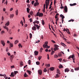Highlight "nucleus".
Returning <instances> with one entry per match:
<instances>
[{
	"label": "nucleus",
	"instance_id": "30",
	"mask_svg": "<svg viewBox=\"0 0 79 79\" xmlns=\"http://www.w3.org/2000/svg\"><path fill=\"white\" fill-rule=\"evenodd\" d=\"M64 35H63V37H62V38L63 39V40H65V41H66V39L64 38Z\"/></svg>",
	"mask_w": 79,
	"mask_h": 79
},
{
	"label": "nucleus",
	"instance_id": "38",
	"mask_svg": "<svg viewBox=\"0 0 79 79\" xmlns=\"http://www.w3.org/2000/svg\"><path fill=\"white\" fill-rule=\"evenodd\" d=\"M10 46L11 47H13V45L12 43H10Z\"/></svg>",
	"mask_w": 79,
	"mask_h": 79
},
{
	"label": "nucleus",
	"instance_id": "12",
	"mask_svg": "<svg viewBox=\"0 0 79 79\" xmlns=\"http://www.w3.org/2000/svg\"><path fill=\"white\" fill-rule=\"evenodd\" d=\"M10 25V22L8 21L5 24V26H8Z\"/></svg>",
	"mask_w": 79,
	"mask_h": 79
},
{
	"label": "nucleus",
	"instance_id": "36",
	"mask_svg": "<svg viewBox=\"0 0 79 79\" xmlns=\"http://www.w3.org/2000/svg\"><path fill=\"white\" fill-rule=\"evenodd\" d=\"M58 56L57 55H55L54 56V57L55 58H58Z\"/></svg>",
	"mask_w": 79,
	"mask_h": 79
},
{
	"label": "nucleus",
	"instance_id": "28",
	"mask_svg": "<svg viewBox=\"0 0 79 79\" xmlns=\"http://www.w3.org/2000/svg\"><path fill=\"white\" fill-rule=\"evenodd\" d=\"M30 15H31V16H32L33 15V11H31L30 12Z\"/></svg>",
	"mask_w": 79,
	"mask_h": 79
},
{
	"label": "nucleus",
	"instance_id": "35",
	"mask_svg": "<svg viewBox=\"0 0 79 79\" xmlns=\"http://www.w3.org/2000/svg\"><path fill=\"white\" fill-rule=\"evenodd\" d=\"M15 12L16 15H18V10H16L15 11Z\"/></svg>",
	"mask_w": 79,
	"mask_h": 79
},
{
	"label": "nucleus",
	"instance_id": "46",
	"mask_svg": "<svg viewBox=\"0 0 79 79\" xmlns=\"http://www.w3.org/2000/svg\"><path fill=\"white\" fill-rule=\"evenodd\" d=\"M18 73V71H14V73L15 74H17Z\"/></svg>",
	"mask_w": 79,
	"mask_h": 79
},
{
	"label": "nucleus",
	"instance_id": "8",
	"mask_svg": "<svg viewBox=\"0 0 79 79\" xmlns=\"http://www.w3.org/2000/svg\"><path fill=\"white\" fill-rule=\"evenodd\" d=\"M64 11H65V13H67L68 11V7L67 6H65L64 7Z\"/></svg>",
	"mask_w": 79,
	"mask_h": 79
},
{
	"label": "nucleus",
	"instance_id": "39",
	"mask_svg": "<svg viewBox=\"0 0 79 79\" xmlns=\"http://www.w3.org/2000/svg\"><path fill=\"white\" fill-rule=\"evenodd\" d=\"M35 23L37 24H39V21L36 20L35 21Z\"/></svg>",
	"mask_w": 79,
	"mask_h": 79
},
{
	"label": "nucleus",
	"instance_id": "25",
	"mask_svg": "<svg viewBox=\"0 0 79 79\" xmlns=\"http://www.w3.org/2000/svg\"><path fill=\"white\" fill-rule=\"evenodd\" d=\"M27 72L28 73V74L30 75H31V73H32L31 71H29V70H27Z\"/></svg>",
	"mask_w": 79,
	"mask_h": 79
},
{
	"label": "nucleus",
	"instance_id": "4",
	"mask_svg": "<svg viewBox=\"0 0 79 79\" xmlns=\"http://www.w3.org/2000/svg\"><path fill=\"white\" fill-rule=\"evenodd\" d=\"M69 58H72V59H73V63H75V61H74L75 59V56H74V55H70L69 56Z\"/></svg>",
	"mask_w": 79,
	"mask_h": 79
},
{
	"label": "nucleus",
	"instance_id": "5",
	"mask_svg": "<svg viewBox=\"0 0 79 79\" xmlns=\"http://www.w3.org/2000/svg\"><path fill=\"white\" fill-rule=\"evenodd\" d=\"M60 17H61L62 19V24H63V21H64V20L63 19L64 18V16L63 15L61 14L60 15Z\"/></svg>",
	"mask_w": 79,
	"mask_h": 79
},
{
	"label": "nucleus",
	"instance_id": "49",
	"mask_svg": "<svg viewBox=\"0 0 79 79\" xmlns=\"http://www.w3.org/2000/svg\"><path fill=\"white\" fill-rule=\"evenodd\" d=\"M35 2L34 1H32L31 2V4L32 5H34V2Z\"/></svg>",
	"mask_w": 79,
	"mask_h": 79
},
{
	"label": "nucleus",
	"instance_id": "3",
	"mask_svg": "<svg viewBox=\"0 0 79 79\" xmlns=\"http://www.w3.org/2000/svg\"><path fill=\"white\" fill-rule=\"evenodd\" d=\"M43 13H40L39 12H37L36 14V16H39V17H42L43 16Z\"/></svg>",
	"mask_w": 79,
	"mask_h": 79
},
{
	"label": "nucleus",
	"instance_id": "24",
	"mask_svg": "<svg viewBox=\"0 0 79 79\" xmlns=\"http://www.w3.org/2000/svg\"><path fill=\"white\" fill-rule=\"evenodd\" d=\"M20 66H23V65H24V64H23V62L22 61L20 62Z\"/></svg>",
	"mask_w": 79,
	"mask_h": 79
},
{
	"label": "nucleus",
	"instance_id": "64",
	"mask_svg": "<svg viewBox=\"0 0 79 79\" xmlns=\"http://www.w3.org/2000/svg\"><path fill=\"white\" fill-rule=\"evenodd\" d=\"M6 51L7 52H8V48H7L6 49Z\"/></svg>",
	"mask_w": 79,
	"mask_h": 79
},
{
	"label": "nucleus",
	"instance_id": "47",
	"mask_svg": "<svg viewBox=\"0 0 79 79\" xmlns=\"http://www.w3.org/2000/svg\"><path fill=\"white\" fill-rule=\"evenodd\" d=\"M31 60H29L28 61V64H31Z\"/></svg>",
	"mask_w": 79,
	"mask_h": 79
},
{
	"label": "nucleus",
	"instance_id": "29",
	"mask_svg": "<svg viewBox=\"0 0 79 79\" xmlns=\"http://www.w3.org/2000/svg\"><path fill=\"white\" fill-rule=\"evenodd\" d=\"M75 71H78L79 70V67L75 68Z\"/></svg>",
	"mask_w": 79,
	"mask_h": 79
},
{
	"label": "nucleus",
	"instance_id": "16",
	"mask_svg": "<svg viewBox=\"0 0 79 79\" xmlns=\"http://www.w3.org/2000/svg\"><path fill=\"white\" fill-rule=\"evenodd\" d=\"M64 71L65 73H66V72H67V73H68V72H69V69H65Z\"/></svg>",
	"mask_w": 79,
	"mask_h": 79
},
{
	"label": "nucleus",
	"instance_id": "14",
	"mask_svg": "<svg viewBox=\"0 0 79 79\" xmlns=\"http://www.w3.org/2000/svg\"><path fill=\"white\" fill-rule=\"evenodd\" d=\"M55 48L56 49V50H59V48H58V47H59L58 45H56V44H55Z\"/></svg>",
	"mask_w": 79,
	"mask_h": 79
},
{
	"label": "nucleus",
	"instance_id": "33",
	"mask_svg": "<svg viewBox=\"0 0 79 79\" xmlns=\"http://www.w3.org/2000/svg\"><path fill=\"white\" fill-rule=\"evenodd\" d=\"M36 63L37 65H39L40 64V62L39 61L36 62Z\"/></svg>",
	"mask_w": 79,
	"mask_h": 79
},
{
	"label": "nucleus",
	"instance_id": "9",
	"mask_svg": "<svg viewBox=\"0 0 79 79\" xmlns=\"http://www.w3.org/2000/svg\"><path fill=\"white\" fill-rule=\"evenodd\" d=\"M40 26L38 25L37 24H35V26L36 27L38 30H39V28H40V24H39Z\"/></svg>",
	"mask_w": 79,
	"mask_h": 79
},
{
	"label": "nucleus",
	"instance_id": "37",
	"mask_svg": "<svg viewBox=\"0 0 79 79\" xmlns=\"http://www.w3.org/2000/svg\"><path fill=\"white\" fill-rule=\"evenodd\" d=\"M19 47H21V48H22V45H21V44H19L18 45Z\"/></svg>",
	"mask_w": 79,
	"mask_h": 79
},
{
	"label": "nucleus",
	"instance_id": "7",
	"mask_svg": "<svg viewBox=\"0 0 79 79\" xmlns=\"http://www.w3.org/2000/svg\"><path fill=\"white\" fill-rule=\"evenodd\" d=\"M63 31L65 32V31H66V32H67V33H68V34H69V29H66L64 28Z\"/></svg>",
	"mask_w": 79,
	"mask_h": 79
},
{
	"label": "nucleus",
	"instance_id": "55",
	"mask_svg": "<svg viewBox=\"0 0 79 79\" xmlns=\"http://www.w3.org/2000/svg\"><path fill=\"white\" fill-rule=\"evenodd\" d=\"M47 56H48V60H49V59H50V58H49V55H48V54Z\"/></svg>",
	"mask_w": 79,
	"mask_h": 79
},
{
	"label": "nucleus",
	"instance_id": "44",
	"mask_svg": "<svg viewBox=\"0 0 79 79\" xmlns=\"http://www.w3.org/2000/svg\"><path fill=\"white\" fill-rule=\"evenodd\" d=\"M45 66H46L47 67H48H48H50V64H46Z\"/></svg>",
	"mask_w": 79,
	"mask_h": 79
},
{
	"label": "nucleus",
	"instance_id": "63",
	"mask_svg": "<svg viewBox=\"0 0 79 79\" xmlns=\"http://www.w3.org/2000/svg\"><path fill=\"white\" fill-rule=\"evenodd\" d=\"M10 60L11 62H12V60H13V58H11V57H10Z\"/></svg>",
	"mask_w": 79,
	"mask_h": 79
},
{
	"label": "nucleus",
	"instance_id": "58",
	"mask_svg": "<svg viewBox=\"0 0 79 79\" xmlns=\"http://www.w3.org/2000/svg\"><path fill=\"white\" fill-rule=\"evenodd\" d=\"M41 39H44V37L43 36V35H42L41 37Z\"/></svg>",
	"mask_w": 79,
	"mask_h": 79
},
{
	"label": "nucleus",
	"instance_id": "62",
	"mask_svg": "<svg viewBox=\"0 0 79 79\" xmlns=\"http://www.w3.org/2000/svg\"><path fill=\"white\" fill-rule=\"evenodd\" d=\"M7 55H8L9 56H10V55H11V54H10V52H8V53H7Z\"/></svg>",
	"mask_w": 79,
	"mask_h": 79
},
{
	"label": "nucleus",
	"instance_id": "20",
	"mask_svg": "<svg viewBox=\"0 0 79 79\" xmlns=\"http://www.w3.org/2000/svg\"><path fill=\"white\" fill-rule=\"evenodd\" d=\"M76 3H74L73 4H70V6H75V5H76Z\"/></svg>",
	"mask_w": 79,
	"mask_h": 79
},
{
	"label": "nucleus",
	"instance_id": "57",
	"mask_svg": "<svg viewBox=\"0 0 79 79\" xmlns=\"http://www.w3.org/2000/svg\"><path fill=\"white\" fill-rule=\"evenodd\" d=\"M58 56H61V54L60 53H59L58 54Z\"/></svg>",
	"mask_w": 79,
	"mask_h": 79
},
{
	"label": "nucleus",
	"instance_id": "15",
	"mask_svg": "<svg viewBox=\"0 0 79 79\" xmlns=\"http://www.w3.org/2000/svg\"><path fill=\"white\" fill-rule=\"evenodd\" d=\"M32 30H33V31H36L37 30V28H36L35 26H34L32 27Z\"/></svg>",
	"mask_w": 79,
	"mask_h": 79
},
{
	"label": "nucleus",
	"instance_id": "19",
	"mask_svg": "<svg viewBox=\"0 0 79 79\" xmlns=\"http://www.w3.org/2000/svg\"><path fill=\"white\" fill-rule=\"evenodd\" d=\"M29 11H30V9L29 8H27V11L28 13H29Z\"/></svg>",
	"mask_w": 79,
	"mask_h": 79
},
{
	"label": "nucleus",
	"instance_id": "53",
	"mask_svg": "<svg viewBox=\"0 0 79 79\" xmlns=\"http://www.w3.org/2000/svg\"><path fill=\"white\" fill-rule=\"evenodd\" d=\"M42 50H43V48H41L40 49V52H42Z\"/></svg>",
	"mask_w": 79,
	"mask_h": 79
},
{
	"label": "nucleus",
	"instance_id": "11",
	"mask_svg": "<svg viewBox=\"0 0 79 79\" xmlns=\"http://www.w3.org/2000/svg\"><path fill=\"white\" fill-rule=\"evenodd\" d=\"M3 27L4 29H6L7 32H8V31H9V29H8V27H7V26H3Z\"/></svg>",
	"mask_w": 79,
	"mask_h": 79
},
{
	"label": "nucleus",
	"instance_id": "40",
	"mask_svg": "<svg viewBox=\"0 0 79 79\" xmlns=\"http://www.w3.org/2000/svg\"><path fill=\"white\" fill-rule=\"evenodd\" d=\"M29 35H30V39H31V38H32V34L31 33H30Z\"/></svg>",
	"mask_w": 79,
	"mask_h": 79
},
{
	"label": "nucleus",
	"instance_id": "61",
	"mask_svg": "<svg viewBox=\"0 0 79 79\" xmlns=\"http://www.w3.org/2000/svg\"><path fill=\"white\" fill-rule=\"evenodd\" d=\"M29 20H30V22H32V19H31V18Z\"/></svg>",
	"mask_w": 79,
	"mask_h": 79
},
{
	"label": "nucleus",
	"instance_id": "42",
	"mask_svg": "<svg viewBox=\"0 0 79 79\" xmlns=\"http://www.w3.org/2000/svg\"><path fill=\"white\" fill-rule=\"evenodd\" d=\"M74 21V20L73 19H71V20H69V22H71V21L72 22H73V21Z\"/></svg>",
	"mask_w": 79,
	"mask_h": 79
},
{
	"label": "nucleus",
	"instance_id": "43",
	"mask_svg": "<svg viewBox=\"0 0 79 79\" xmlns=\"http://www.w3.org/2000/svg\"><path fill=\"white\" fill-rule=\"evenodd\" d=\"M39 60H40L41 58H42V56H39L38 58Z\"/></svg>",
	"mask_w": 79,
	"mask_h": 79
},
{
	"label": "nucleus",
	"instance_id": "6",
	"mask_svg": "<svg viewBox=\"0 0 79 79\" xmlns=\"http://www.w3.org/2000/svg\"><path fill=\"white\" fill-rule=\"evenodd\" d=\"M1 44H2L3 47L5 45V41L3 40L1 41Z\"/></svg>",
	"mask_w": 79,
	"mask_h": 79
},
{
	"label": "nucleus",
	"instance_id": "59",
	"mask_svg": "<svg viewBox=\"0 0 79 79\" xmlns=\"http://www.w3.org/2000/svg\"><path fill=\"white\" fill-rule=\"evenodd\" d=\"M60 9H63V8H64V6H62L60 7Z\"/></svg>",
	"mask_w": 79,
	"mask_h": 79
},
{
	"label": "nucleus",
	"instance_id": "21",
	"mask_svg": "<svg viewBox=\"0 0 79 79\" xmlns=\"http://www.w3.org/2000/svg\"><path fill=\"white\" fill-rule=\"evenodd\" d=\"M39 4V2H36L34 3V6H36L37 5H38Z\"/></svg>",
	"mask_w": 79,
	"mask_h": 79
},
{
	"label": "nucleus",
	"instance_id": "56",
	"mask_svg": "<svg viewBox=\"0 0 79 79\" xmlns=\"http://www.w3.org/2000/svg\"><path fill=\"white\" fill-rule=\"evenodd\" d=\"M52 42H53V43H54V44H55L56 43L55 41H54L53 40H52Z\"/></svg>",
	"mask_w": 79,
	"mask_h": 79
},
{
	"label": "nucleus",
	"instance_id": "54",
	"mask_svg": "<svg viewBox=\"0 0 79 79\" xmlns=\"http://www.w3.org/2000/svg\"><path fill=\"white\" fill-rule=\"evenodd\" d=\"M5 74L3 75L2 74H0V76H4Z\"/></svg>",
	"mask_w": 79,
	"mask_h": 79
},
{
	"label": "nucleus",
	"instance_id": "2",
	"mask_svg": "<svg viewBox=\"0 0 79 79\" xmlns=\"http://www.w3.org/2000/svg\"><path fill=\"white\" fill-rule=\"evenodd\" d=\"M45 44H46V45H45ZM45 44L43 45V47L44 48H50V46H48V45H47V44H48V42H45Z\"/></svg>",
	"mask_w": 79,
	"mask_h": 79
},
{
	"label": "nucleus",
	"instance_id": "45",
	"mask_svg": "<svg viewBox=\"0 0 79 79\" xmlns=\"http://www.w3.org/2000/svg\"><path fill=\"white\" fill-rule=\"evenodd\" d=\"M5 32L4 31H2L1 32V34H3V33H5Z\"/></svg>",
	"mask_w": 79,
	"mask_h": 79
},
{
	"label": "nucleus",
	"instance_id": "31",
	"mask_svg": "<svg viewBox=\"0 0 79 79\" xmlns=\"http://www.w3.org/2000/svg\"><path fill=\"white\" fill-rule=\"evenodd\" d=\"M13 16H14V15H13V14H12V15L10 14V18H13Z\"/></svg>",
	"mask_w": 79,
	"mask_h": 79
},
{
	"label": "nucleus",
	"instance_id": "26",
	"mask_svg": "<svg viewBox=\"0 0 79 79\" xmlns=\"http://www.w3.org/2000/svg\"><path fill=\"white\" fill-rule=\"evenodd\" d=\"M59 68L60 69L61 68H63V65H61V64H60L59 65Z\"/></svg>",
	"mask_w": 79,
	"mask_h": 79
},
{
	"label": "nucleus",
	"instance_id": "10",
	"mask_svg": "<svg viewBox=\"0 0 79 79\" xmlns=\"http://www.w3.org/2000/svg\"><path fill=\"white\" fill-rule=\"evenodd\" d=\"M38 74H40V75H42V70L40 69L38 70Z\"/></svg>",
	"mask_w": 79,
	"mask_h": 79
},
{
	"label": "nucleus",
	"instance_id": "17",
	"mask_svg": "<svg viewBox=\"0 0 79 79\" xmlns=\"http://www.w3.org/2000/svg\"><path fill=\"white\" fill-rule=\"evenodd\" d=\"M10 76L11 77H14L15 75H14V73L13 72L11 73V75H10Z\"/></svg>",
	"mask_w": 79,
	"mask_h": 79
},
{
	"label": "nucleus",
	"instance_id": "32",
	"mask_svg": "<svg viewBox=\"0 0 79 79\" xmlns=\"http://www.w3.org/2000/svg\"><path fill=\"white\" fill-rule=\"evenodd\" d=\"M42 25H44V24H45V22H44V20H42Z\"/></svg>",
	"mask_w": 79,
	"mask_h": 79
},
{
	"label": "nucleus",
	"instance_id": "34",
	"mask_svg": "<svg viewBox=\"0 0 79 79\" xmlns=\"http://www.w3.org/2000/svg\"><path fill=\"white\" fill-rule=\"evenodd\" d=\"M4 77L5 79H8V77H6V74H4Z\"/></svg>",
	"mask_w": 79,
	"mask_h": 79
},
{
	"label": "nucleus",
	"instance_id": "41",
	"mask_svg": "<svg viewBox=\"0 0 79 79\" xmlns=\"http://www.w3.org/2000/svg\"><path fill=\"white\" fill-rule=\"evenodd\" d=\"M20 24H22V26H24V25L23 24V22L22 20H21V21L20 22Z\"/></svg>",
	"mask_w": 79,
	"mask_h": 79
},
{
	"label": "nucleus",
	"instance_id": "27",
	"mask_svg": "<svg viewBox=\"0 0 79 79\" xmlns=\"http://www.w3.org/2000/svg\"><path fill=\"white\" fill-rule=\"evenodd\" d=\"M60 77V75L58 74H56V76L55 77V78H56V77Z\"/></svg>",
	"mask_w": 79,
	"mask_h": 79
},
{
	"label": "nucleus",
	"instance_id": "18",
	"mask_svg": "<svg viewBox=\"0 0 79 79\" xmlns=\"http://www.w3.org/2000/svg\"><path fill=\"white\" fill-rule=\"evenodd\" d=\"M24 76L25 77H28V75H27V73H25L24 74Z\"/></svg>",
	"mask_w": 79,
	"mask_h": 79
},
{
	"label": "nucleus",
	"instance_id": "60",
	"mask_svg": "<svg viewBox=\"0 0 79 79\" xmlns=\"http://www.w3.org/2000/svg\"><path fill=\"white\" fill-rule=\"evenodd\" d=\"M14 57V56L13 55H12L10 56V57L11 58H13Z\"/></svg>",
	"mask_w": 79,
	"mask_h": 79
},
{
	"label": "nucleus",
	"instance_id": "51",
	"mask_svg": "<svg viewBox=\"0 0 79 79\" xmlns=\"http://www.w3.org/2000/svg\"><path fill=\"white\" fill-rule=\"evenodd\" d=\"M9 34H11V30H9Z\"/></svg>",
	"mask_w": 79,
	"mask_h": 79
},
{
	"label": "nucleus",
	"instance_id": "1",
	"mask_svg": "<svg viewBox=\"0 0 79 79\" xmlns=\"http://www.w3.org/2000/svg\"><path fill=\"white\" fill-rule=\"evenodd\" d=\"M50 0H46L45 2L46 4H44V11H45V5H46V9H48V6H49Z\"/></svg>",
	"mask_w": 79,
	"mask_h": 79
},
{
	"label": "nucleus",
	"instance_id": "22",
	"mask_svg": "<svg viewBox=\"0 0 79 79\" xmlns=\"http://www.w3.org/2000/svg\"><path fill=\"white\" fill-rule=\"evenodd\" d=\"M49 70L51 71H53L54 70V67H51L49 68Z\"/></svg>",
	"mask_w": 79,
	"mask_h": 79
},
{
	"label": "nucleus",
	"instance_id": "13",
	"mask_svg": "<svg viewBox=\"0 0 79 79\" xmlns=\"http://www.w3.org/2000/svg\"><path fill=\"white\" fill-rule=\"evenodd\" d=\"M34 53H35V56H37V55H38V54L39 53V52L38 51H35Z\"/></svg>",
	"mask_w": 79,
	"mask_h": 79
},
{
	"label": "nucleus",
	"instance_id": "23",
	"mask_svg": "<svg viewBox=\"0 0 79 79\" xmlns=\"http://www.w3.org/2000/svg\"><path fill=\"white\" fill-rule=\"evenodd\" d=\"M19 42V40H16L15 42V44H18Z\"/></svg>",
	"mask_w": 79,
	"mask_h": 79
},
{
	"label": "nucleus",
	"instance_id": "50",
	"mask_svg": "<svg viewBox=\"0 0 79 79\" xmlns=\"http://www.w3.org/2000/svg\"><path fill=\"white\" fill-rule=\"evenodd\" d=\"M40 42V40H38L36 42V43H37V44H39V43Z\"/></svg>",
	"mask_w": 79,
	"mask_h": 79
},
{
	"label": "nucleus",
	"instance_id": "48",
	"mask_svg": "<svg viewBox=\"0 0 79 79\" xmlns=\"http://www.w3.org/2000/svg\"><path fill=\"white\" fill-rule=\"evenodd\" d=\"M10 67L11 68H15V65L11 66Z\"/></svg>",
	"mask_w": 79,
	"mask_h": 79
},
{
	"label": "nucleus",
	"instance_id": "52",
	"mask_svg": "<svg viewBox=\"0 0 79 79\" xmlns=\"http://www.w3.org/2000/svg\"><path fill=\"white\" fill-rule=\"evenodd\" d=\"M47 70L46 69V68H44V72H47Z\"/></svg>",
	"mask_w": 79,
	"mask_h": 79
}]
</instances>
